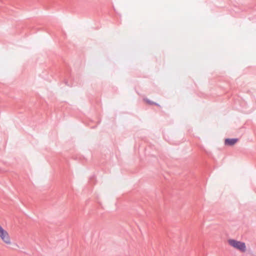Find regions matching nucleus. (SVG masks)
I'll use <instances>...</instances> for the list:
<instances>
[{
  "label": "nucleus",
  "mask_w": 256,
  "mask_h": 256,
  "mask_svg": "<svg viewBox=\"0 0 256 256\" xmlns=\"http://www.w3.org/2000/svg\"><path fill=\"white\" fill-rule=\"evenodd\" d=\"M229 244L232 247L244 252L246 251V246L244 242L238 241L234 239H230L228 240Z\"/></svg>",
  "instance_id": "obj_1"
},
{
  "label": "nucleus",
  "mask_w": 256,
  "mask_h": 256,
  "mask_svg": "<svg viewBox=\"0 0 256 256\" xmlns=\"http://www.w3.org/2000/svg\"><path fill=\"white\" fill-rule=\"evenodd\" d=\"M0 238L6 244H10V240L8 232L0 225Z\"/></svg>",
  "instance_id": "obj_2"
},
{
  "label": "nucleus",
  "mask_w": 256,
  "mask_h": 256,
  "mask_svg": "<svg viewBox=\"0 0 256 256\" xmlns=\"http://www.w3.org/2000/svg\"><path fill=\"white\" fill-rule=\"evenodd\" d=\"M238 141V138H227L224 140V144L226 146H232L236 144Z\"/></svg>",
  "instance_id": "obj_3"
},
{
  "label": "nucleus",
  "mask_w": 256,
  "mask_h": 256,
  "mask_svg": "<svg viewBox=\"0 0 256 256\" xmlns=\"http://www.w3.org/2000/svg\"><path fill=\"white\" fill-rule=\"evenodd\" d=\"M144 100L147 102L148 103V104H150V105H152L154 104V102L148 99H147V98H146L144 99Z\"/></svg>",
  "instance_id": "obj_4"
},
{
  "label": "nucleus",
  "mask_w": 256,
  "mask_h": 256,
  "mask_svg": "<svg viewBox=\"0 0 256 256\" xmlns=\"http://www.w3.org/2000/svg\"><path fill=\"white\" fill-rule=\"evenodd\" d=\"M154 105H156V106H160V105H159V104H158L156 103V102H154Z\"/></svg>",
  "instance_id": "obj_5"
}]
</instances>
